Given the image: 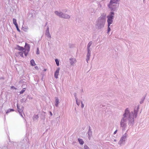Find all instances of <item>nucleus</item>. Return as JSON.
<instances>
[{
	"label": "nucleus",
	"mask_w": 149,
	"mask_h": 149,
	"mask_svg": "<svg viewBox=\"0 0 149 149\" xmlns=\"http://www.w3.org/2000/svg\"><path fill=\"white\" fill-rule=\"evenodd\" d=\"M119 0H111L110 3L108 5L109 8L112 10L113 8H115V4L117 3Z\"/></svg>",
	"instance_id": "1"
},
{
	"label": "nucleus",
	"mask_w": 149,
	"mask_h": 149,
	"mask_svg": "<svg viewBox=\"0 0 149 149\" xmlns=\"http://www.w3.org/2000/svg\"><path fill=\"white\" fill-rule=\"evenodd\" d=\"M113 15L114 13L111 12V15H109L107 16V22L108 23V25H109V26H110V25L113 22Z\"/></svg>",
	"instance_id": "2"
},
{
	"label": "nucleus",
	"mask_w": 149,
	"mask_h": 149,
	"mask_svg": "<svg viewBox=\"0 0 149 149\" xmlns=\"http://www.w3.org/2000/svg\"><path fill=\"white\" fill-rule=\"evenodd\" d=\"M30 48L29 45L26 43L25 46V49L24 51V54L26 56H27L30 50Z\"/></svg>",
	"instance_id": "3"
},
{
	"label": "nucleus",
	"mask_w": 149,
	"mask_h": 149,
	"mask_svg": "<svg viewBox=\"0 0 149 149\" xmlns=\"http://www.w3.org/2000/svg\"><path fill=\"white\" fill-rule=\"evenodd\" d=\"M55 13L57 15H58L60 17H61L64 18H68L70 17L68 15L66 14L63 15L61 12L58 13V11H56L55 12Z\"/></svg>",
	"instance_id": "4"
},
{
	"label": "nucleus",
	"mask_w": 149,
	"mask_h": 149,
	"mask_svg": "<svg viewBox=\"0 0 149 149\" xmlns=\"http://www.w3.org/2000/svg\"><path fill=\"white\" fill-rule=\"evenodd\" d=\"M59 68H58L57 69V70H56L54 74V77L56 79L58 78V76L59 73Z\"/></svg>",
	"instance_id": "5"
},
{
	"label": "nucleus",
	"mask_w": 149,
	"mask_h": 149,
	"mask_svg": "<svg viewBox=\"0 0 149 149\" xmlns=\"http://www.w3.org/2000/svg\"><path fill=\"white\" fill-rule=\"evenodd\" d=\"M13 24H15V26L16 27L17 29L18 30L19 29L18 27V25L17 23V21L16 19H13Z\"/></svg>",
	"instance_id": "6"
},
{
	"label": "nucleus",
	"mask_w": 149,
	"mask_h": 149,
	"mask_svg": "<svg viewBox=\"0 0 149 149\" xmlns=\"http://www.w3.org/2000/svg\"><path fill=\"white\" fill-rule=\"evenodd\" d=\"M125 122V120L124 119H123L121 120L120 123V125L121 127H123L125 126V124L124 123Z\"/></svg>",
	"instance_id": "7"
},
{
	"label": "nucleus",
	"mask_w": 149,
	"mask_h": 149,
	"mask_svg": "<svg viewBox=\"0 0 149 149\" xmlns=\"http://www.w3.org/2000/svg\"><path fill=\"white\" fill-rule=\"evenodd\" d=\"M17 49L19 51H23L24 50V48L23 47L20 46L19 45H17Z\"/></svg>",
	"instance_id": "8"
},
{
	"label": "nucleus",
	"mask_w": 149,
	"mask_h": 149,
	"mask_svg": "<svg viewBox=\"0 0 149 149\" xmlns=\"http://www.w3.org/2000/svg\"><path fill=\"white\" fill-rule=\"evenodd\" d=\"M31 65L33 66L35 65L36 64L33 60H31L30 61Z\"/></svg>",
	"instance_id": "9"
},
{
	"label": "nucleus",
	"mask_w": 149,
	"mask_h": 149,
	"mask_svg": "<svg viewBox=\"0 0 149 149\" xmlns=\"http://www.w3.org/2000/svg\"><path fill=\"white\" fill-rule=\"evenodd\" d=\"M92 44V42H90L88 44V52H89L90 51V49H89V47H90V46H91V45Z\"/></svg>",
	"instance_id": "10"
},
{
	"label": "nucleus",
	"mask_w": 149,
	"mask_h": 149,
	"mask_svg": "<svg viewBox=\"0 0 149 149\" xmlns=\"http://www.w3.org/2000/svg\"><path fill=\"white\" fill-rule=\"evenodd\" d=\"M78 141H79V143L81 144L82 145L84 144V142L83 141L82 139H78Z\"/></svg>",
	"instance_id": "11"
},
{
	"label": "nucleus",
	"mask_w": 149,
	"mask_h": 149,
	"mask_svg": "<svg viewBox=\"0 0 149 149\" xmlns=\"http://www.w3.org/2000/svg\"><path fill=\"white\" fill-rule=\"evenodd\" d=\"M55 101H56V102L55 105L56 107H57L58 106V104L59 103L58 99V98L56 99Z\"/></svg>",
	"instance_id": "12"
},
{
	"label": "nucleus",
	"mask_w": 149,
	"mask_h": 149,
	"mask_svg": "<svg viewBox=\"0 0 149 149\" xmlns=\"http://www.w3.org/2000/svg\"><path fill=\"white\" fill-rule=\"evenodd\" d=\"M129 113V111L127 109H126L125 111V113L124 114L125 116L127 114Z\"/></svg>",
	"instance_id": "13"
},
{
	"label": "nucleus",
	"mask_w": 149,
	"mask_h": 149,
	"mask_svg": "<svg viewBox=\"0 0 149 149\" xmlns=\"http://www.w3.org/2000/svg\"><path fill=\"white\" fill-rule=\"evenodd\" d=\"M24 52H24H18V54L21 56V57H24L23 56Z\"/></svg>",
	"instance_id": "14"
},
{
	"label": "nucleus",
	"mask_w": 149,
	"mask_h": 149,
	"mask_svg": "<svg viewBox=\"0 0 149 149\" xmlns=\"http://www.w3.org/2000/svg\"><path fill=\"white\" fill-rule=\"evenodd\" d=\"M14 110L12 109H9L6 112V113H9L10 112L12 111H14Z\"/></svg>",
	"instance_id": "15"
},
{
	"label": "nucleus",
	"mask_w": 149,
	"mask_h": 149,
	"mask_svg": "<svg viewBox=\"0 0 149 149\" xmlns=\"http://www.w3.org/2000/svg\"><path fill=\"white\" fill-rule=\"evenodd\" d=\"M55 62H56V64L57 66H58L59 65V62L58 59H56L55 60Z\"/></svg>",
	"instance_id": "16"
},
{
	"label": "nucleus",
	"mask_w": 149,
	"mask_h": 149,
	"mask_svg": "<svg viewBox=\"0 0 149 149\" xmlns=\"http://www.w3.org/2000/svg\"><path fill=\"white\" fill-rule=\"evenodd\" d=\"M26 90V88H24L20 92V94H22L23 93H24V91H25Z\"/></svg>",
	"instance_id": "17"
},
{
	"label": "nucleus",
	"mask_w": 149,
	"mask_h": 149,
	"mask_svg": "<svg viewBox=\"0 0 149 149\" xmlns=\"http://www.w3.org/2000/svg\"><path fill=\"white\" fill-rule=\"evenodd\" d=\"M125 139H126L125 137V136L121 138V140H123L124 141H125Z\"/></svg>",
	"instance_id": "18"
},
{
	"label": "nucleus",
	"mask_w": 149,
	"mask_h": 149,
	"mask_svg": "<svg viewBox=\"0 0 149 149\" xmlns=\"http://www.w3.org/2000/svg\"><path fill=\"white\" fill-rule=\"evenodd\" d=\"M37 54H39V49L38 48H37Z\"/></svg>",
	"instance_id": "19"
},
{
	"label": "nucleus",
	"mask_w": 149,
	"mask_h": 149,
	"mask_svg": "<svg viewBox=\"0 0 149 149\" xmlns=\"http://www.w3.org/2000/svg\"><path fill=\"white\" fill-rule=\"evenodd\" d=\"M88 54L87 55V57L88 58V59H89V56H90V54L89 53V52H88ZM88 60H89V59H88Z\"/></svg>",
	"instance_id": "20"
},
{
	"label": "nucleus",
	"mask_w": 149,
	"mask_h": 149,
	"mask_svg": "<svg viewBox=\"0 0 149 149\" xmlns=\"http://www.w3.org/2000/svg\"><path fill=\"white\" fill-rule=\"evenodd\" d=\"M109 26H109V25H108V32H109L111 30V29L109 27Z\"/></svg>",
	"instance_id": "21"
},
{
	"label": "nucleus",
	"mask_w": 149,
	"mask_h": 149,
	"mask_svg": "<svg viewBox=\"0 0 149 149\" xmlns=\"http://www.w3.org/2000/svg\"><path fill=\"white\" fill-rule=\"evenodd\" d=\"M84 148L85 149H89V147H88L87 146H84Z\"/></svg>",
	"instance_id": "22"
},
{
	"label": "nucleus",
	"mask_w": 149,
	"mask_h": 149,
	"mask_svg": "<svg viewBox=\"0 0 149 149\" xmlns=\"http://www.w3.org/2000/svg\"><path fill=\"white\" fill-rule=\"evenodd\" d=\"M11 88H14L15 90H16L17 89V88L15 87L14 86H12L11 87Z\"/></svg>",
	"instance_id": "23"
},
{
	"label": "nucleus",
	"mask_w": 149,
	"mask_h": 149,
	"mask_svg": "<svg viewBox=\"0 0 149 149\" xmlns=\"http://www.w3.org/2000/svg\"><path fill=\"white\" fill-rule=\"evenodd\" d=\"M17 109H18V111L19 112H20V110H19V108H18V105H17Z\"/></svg>",
	"instance_id": "24"
},
{
	"label": "nucleus",
	"mask_w": 149,
	"mask_h": 149,
	"mask_svg": "<svg viewBox=\"0 0 149 149\" xmlns=\"http://www.w3.org/2000/svg\"><path fill=\"white\" fill-rule=\"evenodd\" d=\"M117 132V130H116L114 132V134H115Z\"/></svg>",
	"instance_id": "25"
},
{
	"label": "nucleus",
	"mask_w": 149,
	"mask_h": 149,
	"mask_svg": "<svg viewBox=\"0 0 149 149\" xmlns=\"http://www.w3.org/2000/svg\"><path fill=\"white\" fill-rule=\"evenodd\" d=\"M84 105L83 104H82V107H84Z\"/></svg>",
	"instance_id": "26"
},
{
	"label": "nucleus",
	"mask_w": 149,
	"mask_h": 149,
	"mask_svg": "<svg viewBox=\"0 0 149 149\" xmlns=\"http://www.w3.org/2000/svg\"><path fill=\"white\" fill-rule=\"evenodd\" d=\"M35 68H36V69H37V68H38L37 67V66L35 67Z\"/></svg>",
	"instance_id": "27"
},
{
	"label": "nucleus",
	"mask_w": 149,
	"mask_h": 149,
	"mask_svg": "<svg viewBox=\"0 0 149 149\" xmlns=\"http://www.w3.org/2000/svg\"><path fill=\"white\" fill-rule=\"evenodd\" d=\"M46 70V69H44V71H45Z\"/></svg>",
	"instance_id": "28"
},
{
	"label": "nucleus",
	"mask_w": 149,
	"mask_h": 149,
	"mask_svg": "<svg viewBox=\"0 0 149 149\" xmlns=\"http://www.w3.org/2000/svg\"><path fill=\"white\" fill-rule=\"evenodd\" d=\"M50 114H51V115H52V113H51L50 112Z\"/></svg>",
	"instance_id": "29"
}]
</instances>
